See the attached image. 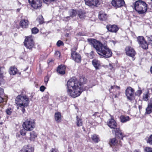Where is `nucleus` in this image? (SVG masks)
Masks as SVG:
<instances>
[{
    "label": "nucleus",
    "instance_id": "35",
    "mask_svg": "<svg viewBox=\"0 0 152 152\" xmlns=\"http://www.w3.org/2000/svg\"><path fill=\"white\" fill-rule=\"evenodd\" d=\"M31 31L32 34H35L38 32L39 30L36 27H34L31 29Z\"/></svg>",
    "mask_w": 152,
    "mask_h": 152
},
{
    "label": "nucleus",
    "instance_id": "20",
    "mask_svg": "<svg viewBox=\"0 0 152 152\" xmlns=\"http://www.w3.org/2000/svg\"><path fill=\"white\" fill-rule=\"evenodd\" d=\"M34 149L28 145L25 146L20 152H34Z\"/></svg>",
    "mask_w": 152,
    "mask_h": 152
},
{
    "label": "nucleus",
    "instance_id": "45",
    "mask_svg": "<svg viewBox=\"0 0 152 152\" xmlns=\"http://www.w3.org/2000/svg\"><path fill=\"white\" fill-rule=\"evenodd\" d=\"M45 89V87L44 86H42L40 88V90L42 92H43Z\"/></svg>",
    "mask_w": 152,
    "mask_h": 152
},
{
    "label": "nucleus",
    "instance_id": "4",
    "mask_svg": "<svg viewBox=\"0 0 152 152\" xmlns=\"http://www.w3.org/2000/svg\"><path fill=\"white\" fill-rule=\"evenodd\" d=\"M29 99L25 95H20L18 96L15 99V103L19 107H27L29 104Z\"/></svg>",
    "mask_w": 152,
    "mask_h": 152
},
{
    "label": "nucleus",
    "instance_id": "38",
    "mask_svg": "<svg viewBox=\"0 0 152 152\" xmlns=\"http://www.w3.org/2000/svg\"><path fill=\"white\" fill-rule=\"evenodd\" d=\"M145 152H152V148L149 147H146L144 149Z\"/></svg>",
    "mask_w": 152,
    "mask_h": 152
},
{
    "label": "nucleus",
    "instance_id": "18",
    "mask_svg": "<svg viewBox=\"0 0 152 152\" xmlns=\"http://www.w3.org/2000/svg\"><path fill=\"white\" fill-rule=\"evenodd\" d=\"M107 125L111 129H115L117 127V124L113 119H110L108 122Z\"/></svg>",
    "mask_w": 152,
    "mask_h": 152
},
{
    "label": "nucleus",
    "instance_id": "14",
    "mask_svg": "<svg viewBox=\"0 0 152 152\" xmlns=\"http://www.w3.org/2000/svg\"><path fill=\"white\" fill-rule=\"evenodd\" d=\"M106 28L109 31L112 32L116 33L118 30V27L115 25H107Z\"/></svg>",
    "mask_w": 152,
    "mask_h": 152
},
{
    "label": "nucleus",
    "instance_id": "64",
    "mask_svg": "<svg viewBox=\"0 0 152 152\" xmlns=\"http://www.w3.org/2000/svg\"><path fill=\"white\" fill-rule=\"evenodd\" d=\"M151 7H152V5H151Z\"/></svg>",
    "mask_w": 152,
    "mask_h": 152
},
{
    "label": "nucleus",
    "instance_id": "12",
    "mask_svg": "<svg viewBox=\"0 0 152 152\" xmlns=\"http://www.w3.org/2000/svg\"><path fill=\"white\" fill-rule=\"evenodd\" d=\"M126 55L130 57H133L136 54V53L133 48L130 46L126 47L125 49Z\"/></svg>",
    "mask_w": 152,
    "mask_h": 152
},
{
    "label": "nucleus",
    "instance_id": "44",
    "mask_svg": "<svg viewBox=\"0 0 152 152\" xmlns=\"http://www.w3.org/2000/svg\"><path fill=\"white\" fill-rule=\"evenodd\" d=\"M148 142L150 144H152V134L148 138Z\"/></svg>",
    "mask_w": 152,
    "mask_h": 152
},
{
    "label": "nucleus",
    "instance_id": "17",
    "mask_svg": "<svg viewBox=\"0 0 152 152\" xmlns=\"http://www.w3.org/2000/svg\"><path fill=\"white\" fill-rule=\"evenodd\" d=\"M152 112V98L150 100L148 103V106L146 109L145 113L146 114H150Z\"/></svg>",
    "mask_w": 152,
    "mask_h": 152
},
{
    "label": "nucleus",
    "instance_id": "57",
    "mask_svg": "<svg viewBox=\"0 0 152 152\" xmlns=\"http://www.w3.org/2000/svg\"><path fill=\"white\" fill-rule=\"evenodd\" d=\"M70 17V16H67V17H65V18H66V19H69Z\"/></svg>",
    "mask_w": 152,
    "mask_h": 152
},
{
    "label": "nucleus",
    "instance_id": "6",
    "mask_svg": "<svg viewBox=\"0 0 152 152\" xmlns=\"http://www.w3.org/2000/svg\"><path fill=\"white\" fill-rule=\"evenodd\" d=\"M24 45L28 49H31L33 47L34 42L32 36L27 37L25 39Z\"/></svg>",
    "mask_w": 152,
    "mask_h": 152
},
{
    "label": "nucleus",
    "instance_id": "22",
    "mask_svg": "<svg viewBox=\"0 0 152 152\" xmlns=\"http://www.w3.org/2000/svg\"><path fill=\"white\" fill-rule=\"evenodd\" d=\"M28 25V20L23 19L21 20L20 23V25L23 28H27Z\"/></svg>",
    "mask_w": 152,
    "mask_h": 152
},
{
    "label": "nucleus",
    "instance_id": "5",
    "mask_svg": "<svg viewBox=\"0 0 152 152\" xmlns=\"http://www.w3.org/2000/svg\"><path fill=\"white\" fill-rule=\"evenodd\" d=\"M35 123L33 119L31 118L27 119L23 123V127L27 131H31L35 127Z\"/></svg>",
    "mask_w": 152,
    "mask_h": 152
},
{
    "label": "nucleus",
    "instance_id": "31",
    "mask_svg": "<svg viewBox=\"0 0 152 152\" xmlns=\"http://www.w3.org/2000/svg\"><path fill=\"white\" fill-rule=\"evenodd\" d=\"M76 123L77 126H81L83 125L82 120L80 118H79L78 116H76Z\"/></svg>",
    "mask_w": 152,
    "mask_h": 152
},
{
    "label": "nucleus",
    "instance_id": "53",
    "mask_svg": "<svg viewBox=\"0 0 152 152\" xmlns=\"http://www.w3.org/2000/svg\"><path fill=\"white\" fill-rule=\"evenodd\" d=\"M53 61V60L52 59H50L48 61V63H50V62H52Z\"/></svg>",
    "mask_w": 152,
    "mask_h": 152
},
{
    "label": "nucleus",
    "instance_id": "25",
    "mask_svg": "<svg viewBox=\"0 0 152 152\" xmlns=\"http://www.w3.org/2000/svg\"><path fill=\"white\" fill-rule=\"evenodd\" d=\"M120 118L121 122L123 123H125L127 121H129L130 120L129 116L124 115H121Z\"/></svg>",
    "mask_w": 152,
    "mask_h": 152
},
{
    "label": "nucleus",
    "instance_id": "3",
    "mask_svg": "<svg viewBox=\"0 0 152 152\" xmlns=\"http://www.w3.org/2000/svg\"><path fill=\"white\" fill-rule=\"evenodd\" d=\"M134 9L140 14L145 13L147 11V7L145 2L141 0L136 1L133 4Z\"/></svg>",
    "mask_w": 152,
    "mask_h": 152
},
{
    "label": "nucleus",
    "instance_id": "16",
    "mask_svg": "<svg viewBox=\"0 0 152 152\" xmlns=\"http://www.w3.org/2000/svg\"><path fill=\"white\" fill-rule=\"evenodd\" d=\"M111 90L112 89H113V91L115 92H116L115 93V94H113V96L114 98H117L119 96L120 94V92L119 91L116 90L117 89H118L119 90H120V88L119 86H112L111 87Z\"/></svg>",
    "mask_w": 152,
    "mask_h": 152
},
{
    "label": "nucleus",
    "instance_id": "27",
    "mask_svg": "<svg viewBox=\"0 0 152 152\" xmlns=\"http://www.w3.org/2000/svg\"><path fill=\"white\" fill-rule=\"evenodd\" d=\"M109 144L111 147L115 146L118 144V141L116 138L111 139L109 142Z\"/></svg>",
    "mask_w": 152,
    "mask_h": 152
},
{
    "label": "nucleus",
    "instance_id": "40",
    "mask_svg": "<svg viewBox=\"0 0 152 152\" xmlns=\"http://www.w3.org/2000/svg\"><path fill=\"white\" fill-rule=\"evenodd\" d=\"M64 45L63 42L61 40H58L56 43V45L58 47H60L61 45Z\"/></svg>",
    "mask_w": 152,
    "mask_h": 152
},
{
    "label": "nucleus",
    "instance_id": "49",
    "mask_svg": "<svg viewBox=\"0 0 152 152\" xmlns=\"http://www.w3.org/2000/svg\"><path fill=\"white\" fill-rule=\"evenodd\" d=\"M50 152H58V150L56 149L52 148Z\"/></svg>",
    "mask_w": 152,
    "mask_h": 152
},
{
    "label": "nucleus",
    "instance_id": "42",
    "mask_svg": "<svg viewBox=\"0 0 152 152\" xmlns=\"http://www.w3.org/2000/svg\"><path fill=\"white\" fill-rule=\"evenodd\" d=\"M142 93V91L141 90L139 89L137 91L136 93V94L137 95L139 96Z\"/></svg>",
    "mask_w": 152,
    "mask_h": 152
},
{
    "label": "nucleus",
    "instance_id": "2",
    "mask_svg": "<svg viewBox=\"0 0 152 152\" xmlns=\"http://www.w3.org/2000/svg\"><path fill=\"white\" fill-rule=\"evenodd\" d=\"M88 40L99 55L105 58H108L112 56V52L107 45H103L95 39H88Z\"/></svg>",
    "mask_w": 152,
    "mask_h": 152
},
{
    "label": "nucleus",
    "instance_id": "41",
    "mask_svg": "<svg viewBox=\"0 0 152 152\" xmlns=\"http://www.w3.org/2000/svg\"><path fill=\"white\" fill-rule=\"evenodd\" d=\"M26 131H27V130L24 129L21 130L20 131V133L23 136L25 135L26 134Z\"/></svg>",
    "mask_w": 152,
    "mask_h": 152
},
{
    "label": "nucleus",
    "instance_id": "36",
    "mask_svg": "<svg viewBox=\"0 0 152 152\" xmlns=\"http://www.w3.org/2000/svg\"><path fill=\"white\" fill-rule=\"evenodd\" d=\"M12 109L11 108H8L6 110V114L8 115H10L12 112Z\"/></svg>",
    "mask_w": 152,
    "mask_h": 152
},
{
    "label": "nucleus",
    "instance_id": "32",
    "mask_svg": "<svg viewBox=\"0 0 152 152\" xmlns=\"http://www.w3.org/2000/svg\"><path fill=\"white\" fill-rule=\"evenodd\" d=\"M37 137V134L34 131H33L30 133V140H34Z\"/></svg>",
    "mask_w": 152,
    "mask_h": 152
},
{
    "label": "nucleus",
    "instance_id": "34",
    "mask_svg": "<svg viewBox=\"0 0 152 152\" xmlns=\"http://www.w3.org/2000/svg\"><path fill=\"white\" fill-rule=\"evenodd\" d=\"M147 39L148 41V43L152 46V35L150 36H147Z\"/></svg>",
    "mask_w": 152,
    "mask_h": 152
},
{
    "label": "nucleus",
    "instance_id": "1",
    "mask_svg": "<svg viewBox=\"0 0 152 152\" xmlns=\"http://www.w3.org/2000/svg\"><path fill=\"white\" fill-rule=\"evenodd\" d=\"M86 79L84 77H80V81L75 79H71L67 82V90L68 94L73 98H75L80 95L84 91L87 89L83 88L82 85L85 84Z\"/></svg>",
    "mask_w": 152,
    "mask_h": 152
},
{
    "label": "nucleus",
    "instance_id": "56",
    "mask_svg": "<svg viewBox=\"0 0 152 152\" xmlns=\"http://www.w3.org/2000/svg\"><path fill=\"white\" fill-rule=\"evenodd\" d=\"M150 70L152 74V66L151 67Z\"/></svg>",
    "mask_w": 152,
    "mask_h": 152
},
{
    "label": "nucleus",
    "instance_id": "59",
    "mask_svg": "<svg viewBox=\"0 0 152 152\" xmlns=\"http://www.w3.org/2000/svg\"><path fill=\"white\" fill-rule=\"evenodd\" d=\"M68 34L66 33V35L67 37H68Z\"/></svg>",
    "mask_w": 152,
    "mask_h": 152
},
{
    "label": "nucleus",
    "instance_id": "28",
    "mask_svg": "<svg viewBox=\"0 0 152 152\" xmlns=\"http://www.w3.org/2000/svg\"><path fill=\"white\" fill-rule=\"evenodd\" d=\"M78 10H75L74 9H72L70 10L69 14L70 16L73 17L75 16L76 15H77Z\"/></svg>",
    "mask_w": 152,
    "mask_h": 152
},
{
    "label": "nucleus",
    "instance_id": "29",
    "mask_svg": "<svg viewBox=\"0 0 152 152\" xmlns=\"http://www.w3.org/2000/svg\"><path fill=\"white\" fill-rule=\"evenodd\" d=\"M92 63L96 69H99V66H100L99 61L94 59L92 61Z\"/></svg>",
    "mask_w": 152,
    "mask_h": 152
},
{
    "label": "nucleus",
    "instance_id": "39",
    "mask_svg": "<svg viewBox=\"0 0 152 152\" xmlns=\"http://www.w3.org/2000/svg\"><path fill=\"white\" fill-rule=\"evenodd\" d=\"M148 94H144L143 96V99L145 101H147L148 100Z\"/></svg>",
    "mask_w": 152,
    "mask_h": 152
},
{
    "label": "nucleus",
    "instance_id": "8",
    "mask_svg": "<svg viewBox=\"0 0 152 152\" xmlns=\"http://www.w3.org/2000/svg\"><path fill=\"white\" fill-rule=\"evenodd\" d=\"M137 41L140 46L143 49H147L148 48V44L142 36H139L137 38Z\"/></svg>",
    "mask_w": 152,
    "mask_h": 152
},
{
    "label": "nucleus",
    "instance_id": "50",
    "mask_svg": "<svg viewBox=\"0 0 152 152\" xmlns=\"http://www.w3.org/2000/svg\"><path fill=\"white\" fill-rule=\"evenodd\" d=\"M4 101V99L1 96H0V103L3 102Z\"/></svg>",
    "mask_w": 152,
    "mask_h": 152
},
{
    "label": "nucleus",
    "instance_id": "46",
    "mask_svg": "<svg viewBox=\"0 0 152 152\" xmlns=\"http://www.w3.org/2000/svg\"><path fill=\"white\" fill-rule=\"evenodd\" d=\"M55 55L59 57L60 56V53L59 51H56L55 52Z\"/></svg>",
    "mask_w": 152,
    "mask_h": 152
},
{
    "label": "nucleus",
    "instance_id": "13",
    "mask_svg": "<svg viewBox=\"0 0 152 152\" xmlns=\"http://www.w3.org/2000/svg\"><path fill=\"white\" fill-rule=\"evenodd\" d=\"M71 56L73 60L77 62H80L81 61L80 55L76 52H73L71 53Z\"/></svg>",
    "mask_w": 152,
    "mask_h": 152
},
{
    "label": "nucleus",
    "instance_id": "37",
    "mask_svg": "<svg viewBox=\"0 0 152 152\" xmlns=\"http://www.w3.org/2000/svg\"><path fill=\"white\" fill-rule=\"evenodd\" d=\"M43 1L45 3L49 4L52 2L56 1L57 0H43Z\"/></svg>",
    "mask_w": 152,
    "mask_h": 152
},
{
    "label": "nucleus",
    "instance_id": "61",
    "mask_svg": "<svg viewBox=\"0 0 152 152\" xmlns=\"http://www.w3.org/2000/svg\"><path fill=\"white\" fill-rule=\"evenodd\" d=\"M18 2V4H21V3H20V2Z\"/></svg>",
    "mask_w": 152,
    "mask_h": 152
},
{
    "label": "nucleus",
    "instance_id": "33",
    "mask_svg": "<svg viewBox=\"0 0 152 152\" xmlns=\"http://www.w3.org/2000/svg\"><path fill=\"white\" fill-rule=\"evenodd\" d=\"M37 19L40 24H42L43 23L44 19L42 15L39 16Z\"/></svg>",
    "mask_w": 152,
    "mask_h": 152
},
{
    "label": "nucleus",
    "instance_id": "15",
    "mask_svg": "<svg viewBox=\"0 0 152 152\" xmlns=\"http://www.w3.org/2000/svg\"><path fill=\"white\" fill-rule=\"evenodd\" d=\"M113 132L115 133L116 137H118L119 138H121V140H123L124 137L123 134L118 128H116L114 129L113 131Z\"/></svg>",
    "mask_w": 152,
    "mask_h": 152
},
{
    "label": "nucleus",
    "instance_id": "63",
    "mask_svg": "<svg viewBox=\"0 0 152 152\" xmlns=\"http://www.w3.org/2000/svg\"><path fill=\"white\" fill-rule=\"evenodd\" d=\"M110 66H111V65L110 64Z\"/></svg>",
    "mask_w": 152,
    "mask_h": 152
},
{
    "label": "nucleus",
    "instance_id": "24",
    "mask_svg": "<svg viewBox=\"0 0 152 152\" xmlns=\"http://www.w3.org/2000/svg\"><path fill=\"white\" fill-rule=\"evenodd\" d=\"M55 119L58 123L61 121V115L60 113L57 112L55 114Z\"/></svg>",
    "mask_w": 152,
    "mask_h": 152
},
{
    "label": "nucleus",
    "instance_id": "9",
    "mask_svg": "<svg viewBox=\"0 0 152 152\" xmlns=\"http://www.w3.org/2000/svg\"><path fill=\"white\" fill-rule=\"evenodd\" d=\"M111 4L116 9L124 6L125 4L124 0H113Z\"/></svg>",
    "mask_w": 152,
    "mask_h": 152
},
{
    "label": "nucleus",
    "instance_id": "11",
    "mask_svg": "<svg viewBox=\"0 0 152 152\" xmlns=\"http://www.w3.org/2000/svg\"><path fill=\"white\" fill-rule=\"evenodd\" d=\"M86 5L90 7H97L101 0H84Z\"/></svg>",
    "mask_w": 152,
    "mask_h": 152
},
{
    "label": "nucleus",
    "instance_id": "60",
    "mask_svg": "<svg viewBox=\"0 0 152 152\" xmlns=\"http://www.w3.org/2000/svg\"><path fill=\"white\" fill-rule=\"evenodd\" d=\"M20 10L19 9H18L17 10V11L18 12Z\"/></svg>",
    "mask_w": 152,
    "mask_h": 152
},
{
    "label": "nucleus",
    "instance_id": "51",
    "mask_svg": "<svg viewBox=\"0 0 152 152\" xmlns=\"http://www.w3.org/2000/svg\"><path fill=\"white\" fill-rule=\"evenodd\" d=\"M90 56H91V57L92 58H93V56L94 55V52L93 51H92L90 53Z\"/></svg>",
    "mask_w": 152,
    "mask_h": 152
},
{
    "label": "nucleus",
    "instance_id": "47",
    "mask_svg": "<svg viewBox=\"0 0 152 152\" xmlns=\"http://www.w3.org/2000/svg\"><path fill=\"white\" fill-rule=\"evenodd\" d=\"M4 94V90L1 88H0V96Z\"/></svg>",
    "mask_w": 152,
    "mask_h": 152
},
{
    "label": "nucleus",
    "instance_id": "19",
    "mask_svg": "<svg viewBox=\"0 0 152 152\" xmlns=\"http://www.w3.org/2000/svg\"><path fill=\"white\" fill-rule=\"evenodd\" d=\"M77 12V16L81 20L85 19L87 16L86 13L84 10H78Z\"/></svg>",
    "mask_w": 152,
    "mask_h": 152
},
{
    "label": "nucleus",
    "instance_id": "10",
    "mask_svg": "<svg viewBox=\"0 0 152 152\" xmlns=\"http://www.w3.org/2000/svg\"><path fill=\"white\" fill-rule=\"evenodd\" d=\"M134 90L130 87H128L125 91L127 99L131 100L134 97Z\"/></svg>",
    "mask_w": 152,
    "mask_h": 152
},
{
    "label": "nucleus",
    "instance_id": "62",
    "mask_svg": "<svg viewBox=\"0 0 152 152\" xmlns=\"http://www.w3.org/2000/svg\"><path fill=\"white\" fill-rule=\"evenodd\" d=\"M109 91H110V93H111V90H110V89L109 90Z\"/></svg>",
    "mask_w": 152,
    "mask_h": 152
},
{
    "label": "nucleus",
    "instance_id": "7",
    "mask_svg": "<svg viewBox=\"0 0 152 152\" xmlns=\"http://www.w3.org/2000/svg\"><path fill=\"white\" fill-rule=\"evenodd\" d=\"M31 7L35 9L40 7L42 6V2L40 0H28Z\"/></svg>",
    "mask_w": 152,
    "mask_h": 152
},
{
    "label": "nucleus",
    "instance_id": "58",
    "mask_svg": "<svg viewBox=\"0 0 152 152\" xmlns=\"http://www.w3.org/2000/svg\"><path fill=\"white\" fill-rule=\"evenodd\" d=\"M112 42L114 43V44H115V42H114V41H113V40H112Z\"/></svg>",
    "mask_w": 152,
    "mask_h": 152
},
{
    "label": "nucleus",
    "instance_id": "26",
    "mask_svg": "<svg viewBox=\"0 0 152 152\" xmlns=\"http://www.w3.org/2000/svg\"><path fill=\"white\" fill-rule=\"evenodd\" d=\"M17 72V69L15 66L11 67L10 69L9 72L10 75H14Z\"/></svg>",
    "mask_w": 152,
    "mask_h": 152
},
{
    "label": "nucleus",
    "instance_id": "30",
    "mask_svg": "<svg viewBox=\"0 0 152 152\" xmlns=\"http://www.w3.org/2000/svg\"><path fill=\"white\" fill-rule=\"evenodd\" d=\"M91 139L95 143H97L100 140L98 135L96 134H93L91 136Z\"/></svg>",
    "mask_w": 152,
    "mask_h": 152
},
{
    "label": "nucleus",
    "instance_id": "55",
    "mask_svg": "<svg viewBox=\"0 0 152 152\" xmlns=\"http://www.w3.org/2000/svg\"><path fill=\"white\" fill-rule=\"evenodd\" d=\"M138 108L140 110L142 108V107L141 105H139L138 106Z\"/></svg>",
    "mask_w": 152,
    "mask_h": 152
},
{
    "label": "nucleus",
    "instance_id": "54",
    "mask_svg": "<svg viewBox=\"0 0 152 152\" xmlns=\"http://www.w3.org/2000/svg\"><path fill=\"white\" fill-rule=\"evenodd\" d=\"M134 152H140L139 150H135L134 151Z\"/></svg>",
    "mask_w": 152,
    "mask_h": 152
},
{
    "label": "nucleus",
    "instance_id": "21",
    "mask_svg": "<svg viewBox=\"0 0 152 152\" xmlns=\"http://www.w3.org/2000/svg\"><path fill=\"white\" fill-rule=\"evenodd\" d=\"M66 66L64 65H61L59 66L57 69L58 72L61 75H64L65 73Z\"/></svg>",
    "mask_w": 152,
    "mask_h": 152
},
{
    "label": "nucleus",
    "instance_id": "43",
    "mask_svg": "<svg viewBox=\"0 0 152 152\" xmlns=\"http://www.w3.org/2000/svg\"><path fill=\"white\" fill-rule=\"evenodd\" d=\"M49 80V77L48 76H46L44 78V82L46 85L47 84Z\"/></svg>",
    "mask_w": 152,
    "mask_h": 152
},
{
    "label": "nucleus",
    "instance_id": "23",
    "mask_svg": "<svg viewBox=\"0 0 152 152\" xmlns=\"http://www.w3.org/2000/svg\"><path fill=\"white\" fill-rule=\"evenodd\" d=\"M107 14L102 12H99V18L101 20H105L107 19Z\"/></svg>",
    "mask_w": 152,
    "mask_h": 152
},
{
    "label": "nucleus",
    "instance_id": "48",
    "mask_svg": "<svg viewBox=\"0 0 152 152\" xmlns=\"http://www.w3.org/2000/svg\"><path fill=\"white\" fill-rule=\"evenodd\" d=\"M77 49V48L76 47H73L71 50L72 53V52L73 51V52H76L75 50H76Z\"/></svg>",
    "mask_w": 152,
    "mask_h": 152
},
{
    "label": "nucleus",
    "instance_id": "52",
    "mask_svg": "<svg viewBox=\"0 0 152 152\" xmlns=\"http://www.w3.org/2000/svg\"><path fill=\"white\" fill-rule=\"evenodd\" d=\"M22 111L23 113H24L25 111V109L23 107L22 109Z\"/></svg>",
    "mask_w": 152,
    "mask_h": 152
}]
</instances>
